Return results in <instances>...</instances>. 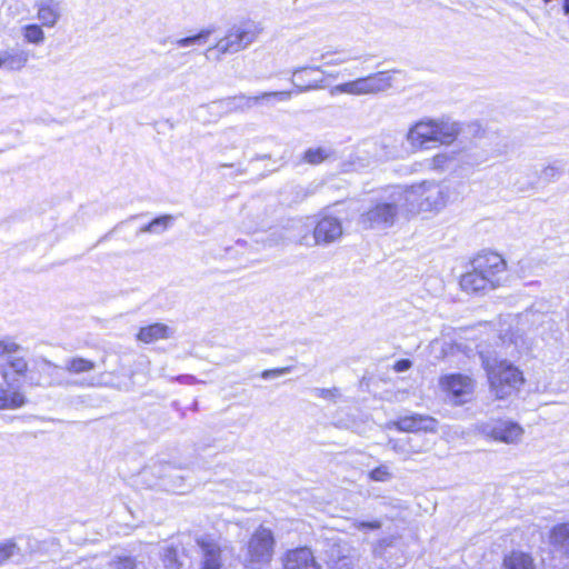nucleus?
Instances as JSON below:
<instances>
[{
	"instance_id": "f257e3e1",
	"label": "nucleus",
	"mask_w": 569,
	"mask_h": 569,
	"mask_svg": "<svg viewBox=\"0 0 569 569\" xmlns=\"http://www.w3.org/2000/svg\"><path fill=\"white\" fill-rule=\"evenodd\" d=\"M471 269L460 278V288L468 293H486L507 281V261L493 251H481L470 261Z\"/></svg>"
},
{
	"instance_id": "f03ea898",
	"label": "nucleus",
	"mask_w": 569,
	"mask_h": 569,
	"mask_svg": "<svg viewBox=\"0 0 569 569\" xmlns=\"http://www.w3.org/2000/svg\"><path fill=\"white\" fill-rule=\"evenodd\" d=\"M490 392L496 399L505 400L516 395L525 383L522 371L507 360H490L480 351Z\"/></svg>"
},
{
	"instance_id": "7ed1b4c3",
	"label": "nucleus",
	"mask_w": 569,
	"mask_h": 569,
	"mask_svg": "<svg viewBox=\"0 0 569 569\" xmlns=\"http://www.w3.org/2000/svg\"><path fill=\"white\" fill-rule=\"evenodd\" d=\"M405 209L410 214L438 212L447 202L443 188L435 180H423L402 191Z\"/></svg>"
},
{
	"instance_id": "20e7f679",
	"label": "nucleus",
	"mask_w": 569,
	"mask_h": 569,
	"mask_svg": "<svg viewBox=\"0 0 569 569\" xmlns=\"http://www.w3.org/2000/svg\"><path fill=\"white\" fill-rule=\"evenodd\" d=\"M260 29L253 22L236 24L204 56L208 60H221L222 54L237 53L250 46L259 36Z\"/></svg>"
},
{
	"instance_id": "39448f33",
	"label": "nucleus",
	"mask_w": 569,
	"mask_h": 569,
	"mask_svg": "<svg viewBox=\"0 0 569 569\" xmlns=\"http://www.w3.org/2000/svg\"><path fill=\"white\" fill-rule=\"evenodd\" d=\"M479 435L496 442L517 446L525 436V428L509 418H492L476 426Z\"/></svg>"
},
{
	"instance_id": "423d86ee",
	"label": "nucleus",
	"mask_w": 569,
	"mask_h": 569,
	"mask_svg": "<svg viewBox=\"0 0 569 569\" xmlns=\"http://www.w3.org/2000/svg\"><path fill=\"white\" fill-rule=\"evenodd\" d=\"M363 548L351 540L338 539L328 550L330 569H363Z\"/></svg>"
},
{
	"instance_id": "0eeeda50",
	"label": "nucleus",
	"mask_w": 569,
	"mask_h": 569,
	"mask_svg": "<svg viewBox=\"0 0 569 569\" xmlns=\"http://www.w3.org/2000/svg\"><path fill=\"white\" fill-rule=\"evenodd\" d=\"M403 203L402 191L393 192L390 202H379L366 211L360 218V223L366 228H390L396 222L398 207L405 208Z\"/></svg>"
},
{
	"instance_id": "6e6552de",
	"label": "nucleus",
	"mask_w": 569,
	"mask_h": 569,
	"mask_svg": "<svg viewBox=\"0 0 569 569\" xmlns=\"http://www.w3.org/2000/svg\"><path fill=\"white\" fill-rule=\"evenodd\" d=\"M392 87V76L390 71H379L367 77L337 84L335 92L348 93L355 96L376 94L387 91Z\"/></svg>"
},
{
	"instance_id": "1a4fd4ad",
	"label": "nucleus",
	"mask_w": 569,
	"mask_h": 569,
	"mask_svg": "<svg viewBox=\"0 0 569 569\" xmlns=\"http://www.w3.org/2000/svg\"><path fill=\"white\" fill-rule=\"evenodd\" d=\"M273 545L271 530L263 527L258 528L248 542L246 561L252 569H259L271 560Z\"/></svg>"
},
{
	"instance_id": "9d476101",
	"label": "nucleus",
	"mask_w": 569,
	"mask_h": 569,
	"mask_svg": "<svg viewBox=\"0 0 569 569\" xmlns=\"http://www.w3.org/2000/svg\"><path fill=\"white\" fill-rule=\"evenodd\" d=\"M460 129L461 132L459 133V137L461 142L469 141L470 143H473L482 139H488L491 141L497 140L492 147V151L497 154H505L511 148L507 136L482 127L479 121L461 122Z\"/></svg>"
},
{
	"instance_id": "9b49d317",
	"label": "nucleus",
	"mask_w": 569,
	"mask_h": 569,
	"mask_svg": "<svg viewBox=\"0 0 569 569\" xmlns=\"http://www.w3.org/2000/svg\"><path fill=\"white\" fill-rule=\"evenodd\" d=\"M291 97L290 91H272V92H262L258 96H246L243 93L227 97L224 99L214 101V104H218L220 108L224 109L226 112H242L251 109L254 104L266 101L269 102L272 99H277L279 101L289 100Z\"/></svg>"
},
{
	"instance_id": "f8f14e48",
	"label": "nucleus",
	"mask_w": 569,
	"mask_h": 569,
	"mask_svg": "<svg viewBox=\"0 0 569 569\" xmlns=\"http://www.w3.org/2000/svg\"><path fill=\"white\" fill-rule=\"evenodd\" d=\"M440 387L453 403L462 405L471 399L475 381L469 376L452 373L441 377Z\"/></svg>"
},
{
	"instance_id": "ddd939ff",
	"label": "nucleus",
	"mask_w": 569,
	"mask_h": 569,
	"mask_svg": "<svg viewBox=\"0 0 569 569\" xmlns=\"http://www.w3.org/2000/svg\"><path fill=\"white\" fill-rule=\"evenodd\" d=\"M407 141L412 149H429L430 143H438L435 119L426 118L413 123L407 132Z\"/></svg>"
},
{
	"instance_id": "4468645a",
	"label": "nucleus",
	"mask_w": 569,
	"mask_h": 569,
	"mask_svg": "<svg viewBox=\"0 0 569 569\" xmlns=\"http://www.w3.org/2000/svg\"><path fill=\"white\" fill-rule=\"evenodd\" d=\"M479 163L480 161L473 160L472 156L468 152H443L426 160L425 166L440 174L446 171L456 170L461 166H475Z\"/></svg>"
},
{
	"instance_id": "2eb2a0df",
	"label": "nucleus",
	"mask_w": 569,
	"mask_h": 569,
	"mask_svg": "<svg viewBox=\"0 0 569 569\" xmlns=\"http://www.w3.org/2000/svg\"><path fill=\"white\" fill-rule=\"evenodd\" d=\"M343 234V228L341 221L331 216L321 218L315 229L313 239L318 246H328L338 241Z\"/></svg>"
},
{
	"instance_id": "dca6fc26",
	"label": "nucleus",
	"mask_w": 569,
	"mask_h": 569,
	"mask_svg": "<svg viewBox=\"0 0 569 569\" xmlns=\"http://www.w3.org/2000/svg\"><path fill=\"white\" fill-rule=\"evenodd\" d=\"M201 552V569H220L222 566L221 547L209 537L197 539Z\"/></svg>"
},
{
	"instance_id": "f3484780",
	"label": "nucleus",
	"mask_w": 569,
	"mask_h": 569,
	"mask_svg": "<svg viewBox=\"0 0 569 569\" xmlns=\"http://www.w3.org/2000/svg\"><path fill=\"white\" fill-rule=\"evenodd\" d=\"M393 426L405 432H435L437 430V421L429 416L413 415L399 418Z\"/></svg>"
},
{
	"instance_id": "a211bd4d",
	"label": "nucleus",
	"mask_w": 569,
	"mask_h": 569,
	"mask_svg": "<svg viewBox=\"0 0 569 569\" xmlns=\"http://www.w3.org/2000/svg\"><path fill=\"white\" fill-rule=\"evenodd\" d=\"M283 569H321L309 548H298L287 552Z\"/></svg>"
},
{
	"instance_id": "6ab92c4d",
	"label": "nucleus",
	"mask_w": 569,
	"mask_h": 569,
	"mask_svg": "<svg viewBox=\"0 0 569 569\" xmlns=\"http://www.w3.org/2000/svg\"><path fill=\"white\" fill-rule=\"evenodd\" d=\"M28 402L27 396L14 383H0V410H17Z\"/></svg>"
},
{
	"instance_id": "aec40b11",
	"label": "nucleus",
	"mask_w": 569,
	"mask_h": 569,
	"mask_svg": "<svg viewBox=\"0 0 569 569\" xmlns=\"http://www.w3.org/2000/svg\"><path fill=\"white\" fill-rule=\"evenodd\" d=\"M505 353L510 357L520 356L529 349V343L523 336V331L519 328L512 330L510 333L506 332L500 337Z\"/></svg>"
},
{
	"instance_id": "412c9836",
	"label": "nucleus",
	"mask_w": 569,
	"mask_h": 569,
	"mask_svg": "<svg viewBox=\"0 0 569 569\" xmlns=\"http://www.w3.org/2000/svg\"><path fill=\"white\" fill-rule=\"evenodd\" d=\"M460 124L461 122L453 121L449 118L435 119L438 143H452L461 132Z\"/></svg>"
},
{
	"instance_id": "4be33fe9",
	"label": "nucleus",
	"mask_w": 569,
	"mask_h": 569,
	"mask_svg": "<svg viewBox=\"0 0 569 569\" xmlns=\"http://www.w3.org/2000/svg\"><path fill=\"white\" fill-rule=\"evenodd\" d=\"M28 361L23 357H11L0 366V376L8 386L16 382L12 375L24 377L28 372Z\"/></svg>"
},
{
	"instance_id": "5701e85b",
	"label": "nucleus",
	"mask_w": 569,
	"mask_h": 569,
	"mask_svg": "<svg viewBox=\"0 0 569 569\" xmlns=\"http://www.w3.org/2000/svg\"><path fill=\"white\" fill-rule=\"evenodd\" d=\"M538 167L535 173L542 178L569 176V160L565 158H549L539 163Z\"/></svg>"
},
{
	"instance_id": "b1692460",
	"label": "nucleus",
	"mask_w": 569,
	"mask_h": 569,
	"mask_svg": "<svg viewBox=\"0 0 569 569\" xmlns=\"http://www.w3.org/2000/svg\"><path fill=\"white\" fill-rule=\"evenodd\" d=\"M38 19L44 27H53L61 17V4L56 0H40L37 3Z\"/></svg>"
},
{
	"instance_id": "393cba45",
	"label": "nucleus",
	"mask_w": 569,
	"mask_h": 569,
	"mask_svg": "<svg viewBox=\"0 0 569 569\" xmlns=\"http://www.w3.org/2000/svg\"><path fill=\"white\" fill-rule=\"evenodd\" d=\"M173 335V330L164 323H152L142 327L137 333V339L143 343H152L159 340L168 339Z\"/></svg>"
},
{
	"instance_id": "a878e982",
	"label": "nucleus",
	"mask_w": 569,
	"mask_h": 569,
	"mask_svg": "<svg viewBox=\"0 0 569 569\" xmlns=\"http://www.w3.org/2000/svg\"><path fill=\"white\" fill-rule=\"evenodd\" d=\"M549 543L556 551L569 556V523L555 526L549 532Z\"/></svg>"
},
{
	"instance_id": "bb28decb",
	"label": "nucleus",
	"mask_w": 569,
	"mask_h": 569,
	"mask_svg": "<svg viewBox=\"0 0 569 569\" xmlns=\"http://www.w3.org/2000/svg\"><path fill=\"white\" fill-rule=\"evenodd\" d=\"M336 151L330 147L308 148L301 156V161L311 166H319L323 162L335 160Z\"/></svg>"
},
{
	"instance_id": "cd10ccee",
	"label": "nucleus",
	"mask_w": 569,
	"mask_h": 569,
	"mask_svg": "<svg viewBox=\"0 0 569 569\" xmlns=\"http://www.w3.org/2000/svg\"><path fill=\"white\" fill-rule=\"evenodd\" d=\"M29 60V52L22 49L12 48L2 51L3 68L10 71L22 69Z\"/></svg>"
},
{
	"instance_id": "c85d7f7f",
	"label": "nucleus",
	"mask_w": 569,
	"mask_h": 569,
	"mask_svg": "<svg viewBox=\"0 0 569 569\" xmlns=\"http://www.w3.org/2000/svg\"><path fill=\"white\" fill-rule=\"evenodd\" d=\"M506 569H536L533 558L522 551H513L503 560Z\"/></svg>"
},
{
	"instance_id": "c756f323",
	"label": "nucleus",
	"mask_w": 569,
	"mask_h": 569,
	"mask_svg": "<svg viewBox=\"0 0 569 569\" xmlns=\"http://www.w3.org/2000/svg\"><path fill=\"white\" fill-rule=\"evenodd\" d=\"M174 222V217L171 214H164L160 216L158 218H154L149 223L142 226L137 234L141 233H152V234H161L163 233L168 228H170Z\"/></svg>"
},
{
	"instance_id": "7c9ffc66",
	"label": "nucleus",
	"mask_w": 569,
	"mask_h": 569,
	"mask_svg": "<svg viewBox=\"0 0 569 569\" xmlns=\"http://www.w3.org/2000/svg\"><path fill=\"white\" fill-rule=\"evenodd\" d=\"M308 70L310 71H320V72H323L321 67L320 66H312V67H299V68H296L292 72V83L295 84V87L298 89V92H307V91H310L312 89H318L320 88V86L318 84V82H316L315 84H303L302 83V76L305 72H307Z\"/></svg>"
},
{
	"instance_id": "2f4dec72",
	"label": "nucleus",
	"mask_w": 569,
	"mask_h": 569,
	"mask_svg": "<svg viewBox=\"0 0 569 569\" xmlns=\"http://www.w3.org/2000/svg\"><path fill=\"white\" fill-rule=\"evenodd\" d=\"M96 368V365L93 361L81 358V357H74L67 361L64 369L68 372L71 373H83L89 372Z\"/></svg>"
},
{
	"instance_id": "473e14b6",
	"label": "nucleus",
	"mask_w": 569,
	"mask_h": 569,
	"mask_svg": "<svg viewBox=\"0 0 569 569\" xmlns=\"http://www.w3.org/2000/svg\"><path fill=\"white\" fill-rule=\"evenodd\" d=\"M22 34L27 42L40 44L44 41V32L38 24H27L22 29Z\"/></svg>"
},
{
	"instance_id": "72a5a7b5",
	"label": "nucleus",
	"mask_w": 569,
	"mask_h": 569,
	"mask_svg": "<svg viewBox=\"0 0 569 569\" xmlns=\"http://www.w3.org/2000/svg\"><path fill=\"white\" fill-rule=\"evenodd\" d=\"M212 33V30L210 29H202L200 32L193 36H189L186 38H180L176 40V44L179 47H189L194 44H202L206 43L210 34Z\"/></svg>"
},
{
	"instance_id": "f704fd0d",
	"label": "nucleus",
	"mask_w": 569,
	"mask_h": 569,
	"mask_svg": "<svg viewBox=\"0 0 569 569\" xmlns=\"http://www.w3.org/2000/svg\"><path fill=\"white\" fill-rule=\"evenodd\" d=\"M389 446L392 451L398 455H401L403 459L410 458L412 455L421 453L420 449L413 448L409 441H400V440H390Z\"/></svg>"
},
{
	"instance_id": "c9c22d12",
	"label": "nucleus",
	"mask_w": 569,
	"mask_h": 569,
	"mask_svg": "<svg viewBox=\"0 0 569 569\" xmlns=\"http://www.w3.org/2000/svg\"><path fill=\"white\" fill-rule=\"evenodd\" d=\"M397 540L396 536H389L381 539H378L372 543L371 552L372 556L376 558H381L385 556L388 548H391L395 546Z\"/></svg>"
},
{
	"instance_id": "e433bc0d",
	"label": "nucleus",
	"mask_w": 569,
	"mask_h": 569,
	"mask_svg": "<svg viewBox=\"0 0 569 569\" xmlns=\"http://www.w3.org/2000/svg\"><path fill=\"white\" fill-rule=\"evenodd\" d=\"M21 349V346L18 345L12 338L6 337L0 339V358L13 355Z\"/></svg>"
},
{
	"instance_id": "4c0bfd02",
	"label": "nucleus",
	"mask_w": 569,
	"mask_h": 569,
	"mask_svg": "<svg viewBox=\"0 0 569 569\" xmlns=\"http://www.w3.org/2000/svg\"><path fill=\"white\" fill-rule=\"evenodd\" d=\"M18 550L17 545L11 541L7 540L4 542L0 543V565L6 562L8 559H10Z\"/></svg>"
},
{
	"instance_id": "58836bf2",
	"label": "nucleus",
	"mask_w": 569,
	"mask_h": 569,
	"mask_svg": "<svg viewBox=\"0 0 569 569\" xmlns=\"http://www.w3.org/2000/svg\"><path fill=\"white\" fill-rule=\"evenodd\" d=\"M352 527L359 531L365 530H378L382 527V522L379 519H373L370 521H362V520H353Z\"/></svg>"
},
{
	"instance_id": "ea45409f",
	"label": "nucleus",
	"mask_w": 569,
	"mask_h": 569,
	"mask_svg": "<svg viewBox=\"0 0 569 569\" xmlns=\"http://www.w3.org/2000/svg\"><path fill=\"white\" fill-rule=\"evenodd\" d=\"M369 477L373 481L385 482L391 479V472L387 466H379L370 471Z\"/></svg>"
},
{
	"instance_id": "a19ab883",
	"label": "nucleus",
	"mask_w": 569,
	"mask_h": 569,
	"mask_svg": "<svg viewBox=\"0 0 569 569\" xmlns=\"http://www.w3.org/2000/svg\"><path fill=\"white\" fill-rule=\"evenodd\" d=\"M316 397L323 398V399H335L339 396V391L337 388L332 389H325V388H317L315 389Z\"/></svg>"
},
{
	"instance_id": "79ce46f5",
	"label": "nucleus",
	"mask_w": 569,
	"mask_h": 569,
	"mask_svg": "<svg viewBox=\"0 0 569 569\" xmlns=\"http://www.w3.org/2000/svg\"><path fill=\"white\" fill-rule=\"evenodd\" d=\"M329 56H330V52H325L320 56V60H325L327 64L337 66V64H341L343 62H347V61L353 59L350 56L339 57V58H335V59H328Z\"/></svg>"
},
{
	"instance_id": "37998d69",
	"label": "nucleus",
	"mask_w": 569,
	"mask_h": 569,
	"mask_svg": "<svg viewBox=\"0 0 569 569\" xmlns=\"http://www.w3.org/2000/svg\"><path fill=\"white\" fill-rule=\"evenodd\" d=\"M287 372H289V368H279V369L264 370L261 373V377L263 379H270V378H276V377L282 376V375L287 373Z\"/></svg>"
},
{
	"instance_id": "c03bdc74",
	"label": "nucleus",
	"mask_w": 569,
	"mask_h": 569,
	"mask_svg": "<svg viewBox=\"0 0 569 569\" xmlns=\"http://www.w3.org/2000/svg\"><path fill=\"white\" fill-rule=\"evenodd\" d=\"M412 362L409 359H401L397 361L393 366L395 371L397 372H403L411 368Z\"/></svg>"
},
{
	"instance_id": "a18cd8bd",
	"label": "nucleus",
	"mask_w": 569,
	"mask_h": 569,
	"mask_svg": "<svg viewBox=\"0 0 569 569\" xmlns=\"http://www.w3.org/2000/svg\"><path fill=\"white\" fill-rule=\"evenodd\" d=\"M80 386H86V387H91V388H101V387H107L108 385L106 382L101 381L100 379H91L90 381L81 382Z\"/></svg>"
},
{
	"instance_id": "49530a36",
	"label": "nucleus",
	"mask_w": 569,
	"mask_h": 569,
	"mask_svg": "<svg viewBox=\"0 0 569 569\" xmlns=\"http://www.w3.org/2000/svg\"><path fill=\"white\" fill-rule=\"evenodd\" d=\"M119 566L121 567H119L118 569H133L134 561L131 558H124L119 562Z\"/></svg>"
},
{
	"instance_id": "de8ad7c7",
	"label": "nucleus",
	"mask_w": 569,
	"mask_h": 569,
	"mask_svg": "<svg viewBox=\"0 0 569 569\" xmlns=\"http://www.w3.org/2000/svg\"><path fill=\"white\" fill-rule=\"evenodd\" d=\"M562 13L569 18V0H562Z\"/></svg>"
},
{
	"instance_id": "09e8293b",
	"label": "nucleus",
	"mask_w": 569,
	"mask_h": 569,
	"mask_svg": "<svg viewBox=\"0 0 569 569\" xmlns=\"http://www.w3.org/2000/svg\"><path fill=\"white\" fill-rule=\"evenodd\" d=\"M425 196H418L415 200V202H420L421 200H423Z\"/></svg>"
},
{
	"instance_id": "8fccbe9b",
	"label": "nucleus",
	"mask_w": 569,
	"mask_h": 569,
	"mask_svg": "<svg viewBox=\"0 0 569 569\" xmlns=\"http://www.w3.org/2000/svg\"><path fill=\"white\" fill-rule=\"evenodd\" d=\"M3 67V62H2V51L0 52V68Z\"/></svg>"
},
{
	"instance_id": "3c124183",
	"label": "nucleus",
	"mask_w": 569,
	"mask_h": 569,
	"mask_svg": "<svg viewBox=\"0 0 569 569\" xmlns=\"http://www.w3.org/2000/svg\"><path fill=\"white\" fill-rule=\"evenodd\" d=\"M302 83H303V84H308V83L306 82V77H302Z\"/></svg>"
}]
</instances>
